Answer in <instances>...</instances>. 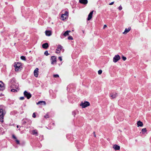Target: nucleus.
Returning <instances> with one entry per match:
<instances>
[{"mask_svg": "<svg viewBox=\"0 0 151 151\" xmlns=\"http://www.w3.org/2000/svg\"><path fill=\"white\" fill-rule=\"evenodd\" d=\"M6 112L4 110L2 109H0V121L3 122L4 116L6 114Z\"/></svg>", "mask_w": 151, "mask_h": 151, "instance_id": "1", "label": "nucleus"}, {"mask_svg": "<svg viewBox=\"0 0 151 151\" xmlns=\"http://www.w3.org/2000/svg\"><path fill=\"white\" fill-rule=\"evenodd\" d=\"M68 12L67 11H65L64 14H62L61 16V19L63 20H64L68 18Z\"/></svg>", "mask_w": 151, "mask_h": 151, "instance_id": "2", "label": "nucleus"}, {"mask_svg": "<svg viewBox=\"0 0 151 151\" xmlns=\"http://www.w3.org/2000/svg\"><path fill=\"white\" fill-rule=\"evenodd\" d=\"M90 105V104L88 102L85 101L84 103H83V102H82L81 103L80 105L82 107V108H85L88 106H89Z\"/></svg>", "mask_w": 151, "mask_h": 151, "instance_id": "3", "label": "nucleus"}, {"mask_svg": "<svg viewBox=\"0 0 151 151\" xmlns=\"http://www.w3.org/2000/svg\"><path fill=\"white\" fill-rule=\"evenodd\" d=\"M24 96L26 97L28 99H29L32 96L31 93L29 92H28L26 91L24 92Z\"/></svg>", "mask_w": 151, "mask_h": 151, "instance_id": "4", "label": "nucleus"}, {"mask_svg": "<svg viewBox=\"0 0 151 151\" xmlns=\"http://www.w3.org/2000/svg\"><path fill=\"white\" fill-rule=\"evenodd\" d=\"M120 58V56L118 55H115L113 58V61L115 63L117 62Z\"/></svg>", "mask_w": 151, "mask_h": 151, "instance_id": "5", "label": "nucleus"}, {"mask_svg": "<svg viewBox=\"0 0 151 151\" xmlns=\"http://www.w3.org/2000/svg\"><path fill=\"white\" fill-rule=\"evenodd\" d=\"M14 67L15 68V71H18L21 67L20 64L17 63L16 64L14 65Z\"/></svg>", "mask_w": 151, "mask_h": 151, "instance_id": "6", "label": "nucleus"}, {"mask_svg": "<svg viewBox=\"0 0 151 151\" xmlns=\"http://www.w3.org/2000/svg\"><path fill=\"white\" fill-rule=\"evenodd\" d=\"M5 89L4 83L2 81H0V91H3Z\"/></svg>", "mask_w": 151, "mask_h": 151, "instance_id": "7", "label": "nucleus"}, {"mask_svg": "<svg viewBox=\"0 0 151 151\" xmlns=\"http://www.w3.org/2000/svg\"><path fill=\"white\" fill-rule=\"evenodd\" d=\"M38 70H39L38 68H36L34 70V75L36 77H38Z\"/></svg>", "mask_w": 151, "mask_h": 151, "instance_id": "8", "label": "nucleus"}, {"mask_svg": "<svg viewBox=\"0 0 151 151\" xmlns=\"http://www.w3.org/2000/svg\"><path fill=\"white\" fill-rule=\"evenodd\" d=\"M93 11H91L90 13L88 15V17L87 18V20L89 21L92 18V15L93 14Z\"/></svg>", "mask_w": 151, "mask_h": 151, "instance_id": "9", "label": "nucleus"}, {"mask_svg": "<svg viewBox=\"0 0 151 151\" xmlns=\"http://www.w3.org/2000/svg\"><path fill=\"white\" fill-rule=\"evenodd\" d=\"M110 95V96L111 97V99H113L116 98L117 95V94L116 93H111Z\"/></svg>", "mask_w": 151, "mask_h": 151, "instance_id": "10", "label": "nucleus"}, {"mask_svg": "<svg viewBox=\"0 0 151 151\" xmlns=\"http://www.w3.org/2000/svg\"><path fill=\"white\" fill-rule=\"evenodd\" d=\"M113 148L115 150H119L120 149V147L116 145H115L113 146Z\"/></svg>", "mask_w": 151, "mask_h": 151, "instance_id": "11", "label": "nucleus"}, {"mask_svg": "<svg viewBox=\"0 0 151 151\" xmlns=\"http://www.w3.org/2000/svg\"><path fill=\"white\" fill-rule=\"evenodd\" d=\"M79 2L82 4H86L88 3L87 0H79Z\"/></svg>", "mask_w": 151, "mask_h": 151, "instance_id": "12", "label": "nucleus"}, {"mask_svg": "<svg viewBox=\"0 0 151 151\" xmlns=\"http://www.w3.org/2000/svg\"><path fill=\"white\" fill-rule=\"evenodd\" d=\"M51 60L52 61L51 62V64H54V63L56 62V58L55 56H52L51 57Z\"/></svg>", "mask_w": 151, "mask_h": 151, "instance_id": "13", "label": "nucleus"}, {"mask_svg": "<svg viewBox=\"0 0 151 151\" xmlns=\"http://www.w3.org/2000/svg\"><path fill=\"white\" fill-rule=\"evenodd\" d=\"M45 35L47 36H50L52 35V33L51 31L49 30H46L45 32Z\"/></svg>", "mask_w": 151, "mask_h": 151, "instance_id": "14", "label": "nucleus"}, {"mask_svg": "<svg viewBox=\"0 0 151 151\" xmlns=\"http://www.w3.org/2000/svg\"><path fill=\"white\" fill-rule=\"evenodd\" d=\"M131 28L130 27H128L127 29L126 28L124 31L123 33L124 34H126L128 32L131 30Z\"/></svg>", "mask_w": 151, "mask_h": 151, "instance_id": "15", "label": "nucleus"}, {"mask_svg": "<svg viewBox=\"0 0 151 151\" xmlns=\"http://www.w3.org/2000/svg\"><path fill=\"white\" fill-rule=\"evenodd\" d=\"M48 46V43H45L42 45V47L45 49H47Z\"/></svg>", "mask_w": 151, "mask_h": 151, "instance_id": "16", "label": "nucleus"}, {"mask_svg": "<svg viewBox=\"0 0 151 151\" xmlns=\"http://www.w3.org/2000/svg\"><path fill=\"white\" fill-rule=\"evenodd\" d=\"M137 126L138 127H142L143 125V123L140 121H139L137 122Z\"/></svg>", "mask_w": 151, "mask_h": 151, "instance_id": "17", "label": "nucleus"}, {"mask_svg": "<svg viewBox=\"0 0 151 151\" xmlns=\"http://www.w3.org/2000/svg\"><path fill=\"white\" fill-rule=\"evenodd\" d=\"M37 104H41V105L44 104V105H45L46 104V102L44 101H38L37 103Z\"/></svg>", "mask_w": 151, "mask_h": 151, "instance_id": "18", "label": "nucleus"}, {"mask_svg": "<svg viewBox=\"0 0 151 151\" xmlns=\"http://www.w3.org/2000/svg\"><path fill=\"white\" fill-rule=\"evenodd\" d=\"M63 47L60 45H59L58 46L56 50L57 51H60L62 49Z\"/></svg>", "mask_w": 151, "mask_h": 151, "instance_id": "19", "label": "nucleus"}, {"mask_svg": "<svg viewBox=\"0 0 151 151\" xmlns=\"http://www.w3.org/2000/svg\"><path fill=\"white\" fill-rule=\"evenodd\" d=\"M32 134L33 135H35L36 136L38 135L37 132L36 130H33L32 131Z\"/></svg>", "mask_w": 151, "mask_h": 151, "instance_id": "20", "label": "nucleus"}, {"mask_svg": "<svg viewBox=\"0 0 151 151\" xmlns=\"http://www.w3.org/2000/svg\"><path fill=\"white\" fill-rule=\"evenodd\" d=\"M70 31L67 30L63 34V35L65 36H66L69 35V32H70Z\"/></svg>", "mask_w": 151, "mask_h": 151, "instance_id": "21", "label": "nucleus"}, {"mask_svg": "<svg viewBox=\"0 0 151 151\" xmlns=\"http://www.w3.org/2000/svg\"><path fill=\"white\" fill-rule=\"evenodd\" d=\"M142 134H144V133L147 132V129L146 128H143L142 130Z\"/></svg>", "mask_w": 151, "mask_h": 151, "instance_id": "22", "label": "nucleus"}, {"mask_svg": "<svg viewBox=\"0 0 151 151\" xmlns=\"http://www.w3.org/2000/svg\"><path fill=\"white\" fill-rule=\"evenodd\" d=\"M20 58H21V59L23 60H26V58L25 56H22Z\"/></svg>", "mask_w": 151, "mask_h": 151, "instance_id": "23", "label": "nucleus"}, {"mask_svg": "<svg viewBox=\"0 0 151 151\" xmlns=\"http://www.w3.org/2000/svg\"><path fill=\"white\" fill-rule=\"evenodd\" d=\"M11 91L13 92H17V91L16 89H12L11 90Z\"/></svg>", "mask_w": 151, "mask_h": 151, "instance_id": "24", "label": "nucleus"}, {"mask_svg": "<svg viewBox=\"0 0 151 151\" xmlns=\"http://www.w3.org/2000/svg\"><path fill=\"white\" fill-rule=\"evenodd\" d=\"M44 54L46 56H47L49 54L48 53L47 51H46L44 52Z\"/></svg>", "mask_w": 151, "mask_h": 151, "instance_id": "25", "label": "nucleus"}, {"mask_svg": "<svg viewBox=\"0 0 151 151\" xmlns=\"http://www.w3.org/2000/svg\"><path fill=\"white\" fill-rule=\"evenodd\" d=\"M102 70H99L98 71V74L99 75H101L102 73Z\"/></svg>", "mask_w": 151, "mask_h": 151, "instance_id": "26", "label": "nucleus"}, {"mask_svg": "<svg viewBox=\"0 0 151 151\" xmlns=\"http://www.w3.org/2000/svg\"><path fill=\"white\" fill-rule=\"evenodd\" d=\"M122 60L124 61H125L127 59L125 57H124L123 56H122Z\"/></svg>", "mask_w": 151, "mask_h": 151, "instance_id": "27", "label": "nucleus"}, {"mask_svg": "<svg viewBox=\"0 0 151 151\" xmlns=\"http://www.w3.org/2000/svg\"><path fill=\"white\" fill-rule=\"evenodd\" d=\"M68 39L69 40H73V38L72 36H70L68 37Z\"/></svg>", "mask_w": 151, "mask_h": 151, "instance_id": "28", "label": "nucleus"}, {"mask_svg": "<svg viewBox=\"0 0 151 151\" xmlns=\"http://www.w3.org/2000/svg\"><path fill=\"white\" fill-rule=\"evenodd\" d=\"M53 77L55 78L59 77V76L58 74H55L53 75Z\"/></svg>", "mask_w": 151, "mask_h": 151, "instance_id": "29", "label": "nucleus"}, {"mask_svg": "<svg viewBox=\"0 0 151 151\" xmlns=\"http://www.w3.org/2000/svg\"><path fill=\"white\" fill-rule=\"evenodd\" d=\"M15 141L18 144H19V141L18 140V139H16V140H15Z\"/></svg>", "mask_w": 151, "mask_h": 151, "instance_id": "30", "label": "nucleus"}, {"mask_svg": "<svg viewBox=\"0 0 151 151\" xmlns=\"http://www.w3.org/2000/svg\"><path fill=\"white\" fill-rule=\"evenodd\" d=\"M24 97H23V96H22V97H21L19 98V99L20 100H24Z\"/></svg>", "mask_w": 151, "mask_h": 151, "instance_id": "31", "label": "nucleus"}, {"mask_svg": "<svg viewBox=\"0 0 151 151\" xmlns=\"http://www.w3.org/2000/svg\"><path fill=\"white\" fill-rule=\"evenodd\" d=\"M122 7L121 6H119V8H118V9H119V10H121L122 9Z\"/></svg>", "mask_w": 151, "mask_h": 151, "instance_id": "32", "label": "nucleus"}, {"mask_svg": "<svg viewBox=\"0 0 151 151\" xmlns=\"http://www.w3.org/2000/svg\"><path fill=\"white\" fill-rule=\"evenodd\" d=\"M32 116L33 118H35L36 117V115L35 113H34L32 114Z\"/></svg>", "mask_w": 151, "mask_h": 151, "instance_id": "33", "label": "nucleus"}, {"mask_svg": "<svg viewBox=\"0 0 151 151\" xmlns=\"http://www.w3.org/2000/svg\"><path fill=\"white\" fill-rule=\"evenodd\" d=\"M12 137L14 139H15V140H16L17 139V138L14 135H12Z\"/></svg>", "mask_w": 151, "mask_h": 151, "instance_id": "34", "label": "nucleus"}, {"mask_svg": "<svg viewBox=\"0 0 151 151\" xmlns=\"http://www.w3.org/2000/svg\"><path fill=\"white\" fill-rule=\"evenodd\" d=\"M59 59L60 60V61H62V57H59Z\"/></svg>", "mask_w": 151, "mask_h": 151, "instance_id": "35", "label": "nucleus"}, {"mask_svg": "<svg viewBox=\"0 0 151 151\" xmlns=\"http://www.w3.org/2000/svg\"><path fill=\"white\" fill-rule=\"evenodd\" d=\"M107 27V25L106 24L104 25L103 27V29H105L106 27Z\"/></svg>", "mask_w": 151, "mask_h": 151, "instance_id": "36", "label": "nucleus"}, {"mask_svg": "<svg viewBox=\"0 0 151 151\" xmlns=\"http://www.w3.org/2000/svg\"><path fill=\"white\" fill-rule=\"evenodd\" d=\"M114 2H112L111 3H110L109 4V5H112L113 4H114Z\"/></svg>", "mask_w": 151, "mask_h": 151, "instance_id": "37", "label": "nucleus"}, {"mask_svg": "<svg viewBox=\"0 0 151 151\" xmlns=\"http://www.w3.org/2000/svg\"><path fill=\"white\" fill-rule=\"evenodd\" d=\"M60 51H57L56 50V53H60Z\"/></svg>", "mask_w": 151, "mask_h": 151, "instance_id": "38", "label": "nucleus"}, {"mask_svg": "<svg viewBox=\"0 0 151 151\" xmlns=\"http://www.w3.org/2000/svg\"><path fill=\"white\" fill-rule=\"evenodd\" d=\"M73 115H74V116H75V115H76L75 113V112H73Z\"/></svg>", "mask_w": 151, "mask_h": 151, "instance_id": "39", "label": "nucleus"}, {"mask_svg": "<svg viewBox=\"0 0 151 151\" xmlns=\"http://www.w3.org/2000/svg\"><path fill=\"white\" fill-rule=\"evenodd\" d=\"M3 96V95L2 94V93L0 94V96Z\"/></svg>", "mask_w": 151, "mask_h": 151, "instance_id": "40", "label": "nucleus"}, {"mask_svg": "<svg viewBox=\"0 0 151 151\" xmlns=\"http://www.w3.org/2000/svg\"><path fill=\"white\" fill-rule=\"evenodd\" d=\"M93 133H94V137H96V135H95V132H93Z\"/></svg>", "mask_w": 151, "mask_h": 151, "instance_id": "41", "label": "nucleus"}, {"mask_svg": "<svg viewBox=\"0 0 151 151\" xmlns=\"http://www.w3.org/2000/svg\"><path fill=\"white\" fill-rule=\"evenodd\" d=\"M44 117H45V118H48V116H47H47H44Z\"/></svg>", "mask_w": 151, "mask_h": 151, "instance_id": "42", "label": "nucleus"}, {"mask_svg": "<svg viewBox=\"0 0 151 151\" xmlns=\"http://www.w3.org/2000/svg\"><path fill=\"white\" fill-rule=\"evenodd\" d=\"M17 128L19 127V126L18 125H17Z\"/></svg>", "mask_w": 151, "mask_h": 151, "instance_id": "43", "label": "nucleus"}, {"mask_svg": "<svg viewBox=\"0 0 151 151\" xmlns=\"http://www.w3.org/2000/svg\"><path fill=\"white\" fill-rule=\"evenodd\" d=\"M17 89H18V90H19V89H18V88H17Z\"/></svg>", "mask_w": 151, "mask_h": 151, "instance_id": "44", "label": "nucleus"}, {"mask_svg": "<svg viewBox=\"0 0 151 151\" xmlns=\"http://www.w3.org/2000/svg\"><path fill=\"white\" fill-rule=\"evenodd\" d=\"M83 33H84V31H83Z\"/></svg>", "mask_w": 151, "mask_h": 151, "instance_id": "45", "label": "nucleus"}]
</instances>
